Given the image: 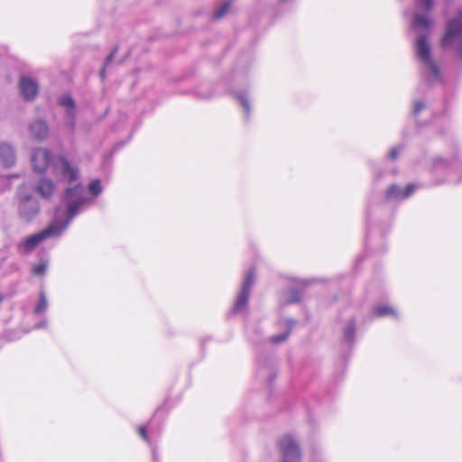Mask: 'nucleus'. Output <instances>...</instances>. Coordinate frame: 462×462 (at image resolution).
I'll use <instances>...</instances> for the list:
<instances>
[{
	"instance_id": "obj_1",
	"label": "nucleus",
	"mask_w": 462,
	"mask_h": 462,
	"mask_svg": "<svg viewBox=\"0 0 462 462\" xmlns=\"http://www.w3.org/2000/svg\"><path fill=\"white\" fill-rule=\"evenodd\" d=\"M416 12L411 21V29L417 33L414 42V51L419 60L423 79L430 84L441 80V72L439 65L432 57V49L429 41L433 21L428 15L434 6V0H414Z\"/></svg>"
},
{
	"instance_id": "obj_2",
	"label": "nucleus",
	"mask_w": 462,
	"mask_h": 462,
	"mask_svg": "<svg viewBox=\"0 0 462 462\" xmlns=\"http://www.w3.org/2000/svg\"><path fill=\"white\" fill-rule=\"evenodd\" d=\"M88 199L81 186L69 188L65 191L64 203L66 209H56L54 218L51 225L38 234L26 237L17 245L19 254L31 253L44 239L60 236L69 226L73 217L79 214V209Z\"/></svg>"
},
{
	"instance_id": "obj_3",
	"label": "nucleus",
	"mask_w": 462,
	"mask_h": 462,
	"mask_svg": "<svg viewBox=\"0 0 462 462\" xmlns=\"http://www.w3.org/2000/svg\"><path fill=\"white\" fill-rule=\"evenodd\" d=\"M31 162L34 171L42 173L50 170L52 174L62 178L69 184L77 182L79 179L78 167L72 165L64 156H53L45 148L35 149Z\"/></svg>"
},
{
	"instance_id": "obj_4",
	"label": "nucleus",
	"mask_w": 462,
	"mask_h": 462,
	"mask_svg": "<svg viewBox=\"0 0 462 462\" xmlns=\"http://www.w3.org/2000/svg\"><path fill=\"white\" fill-rule=\"evenodd\" d=\"M440 43L443 48L453 50L462 63V8L455 17L448 20Z\"/></svg>"
},
{
	"instance_id": "obj_5",
	"label": "nucleus",
	"mask_w": 462,
	"mask_h": 462,
	"mask_svg": "<svg viewBox=\"0 0 462 462\" xmlns=\"http://www.w3.org/2000/svg\"><path fill=\"white\" fill-rule=\"evenodd\" d=\"M254 280L255 273L254 270L248 271L242 284L241 290L235 300V304L233 307L234 313H242L247 309L250 291L254 282Z\"/></svg>"
},
{
	"instance_id": "obj_6",
	"label": "nucleus",
	"mask_w": 462,
	"mask_h": 462,
	"mask_svg": "<svg viewBox=\"0 0 462 462\" xmlns=\"http://www.w3.org/2000/svg\"><path fill=\"white\" fill-rule=\"evenodd\" d=\"M19 214L24 220L29 221L34 217L39 211V205L31 195L23 194L22 188L18 192Z\"/></svg>"
},
{
	"instance_id": "obj_7",
	"label": "nucleus",
	"mask_w": 462,
	"mask_h": 462,
	"mask_svg": "<svg viewBox=\"0 0 462 462\" xmlns=\"http://www.w3.org/2000/svg\"><path fill=\"white\" fill-rule=\"evenodd\" d=\"M280 448L282 454V462H299L300 459V453L297 443L294 439L286 435L280 440Z\"/></svg>"
},
{
	"instance_id": "obj_8",
	"label": "nucleus",
	"mask_w": 462,
	"mask_h": 462,
	"mask_svg": "<svg viewBox=\"0 0 462 462\" xmlns=\"http://www.w3.org/2000/svg\"><path fill=\"white\" fill-rule=\"evenodd\" d=\"M20 92L25 100H32L38 94L37 82L29 77H22L19 83Z\"/></svg>"
},
{
	"instance_id": "obj_9",
	"label": "nucleus",
	"mask_w": 462,
	"mask_h": 462,
	"mask_svg": "<svg viewBox=\"0 0 462 462\" xmlns=\"http://www.w3.org/2000/svg\"><path fill=\"white\" fill-rule=\"evenodd\" d=\"M58 103L65 108L66 122L69 127L73 130L75 127V103L69 95H62L59 97Z\"/></svg>"
},
{
	"instance_id": "obj_10",
	"label": "nucleus",
	"mask_w": 462,
	"mask_h": 462,
	"mask_svg": "<svg viewBox=\"0 0 462 462\" xmlns=\"http://www.w3.org/2000/svg\"><path fill=\"white\" fill-rule=\"evenodd\" d=\"M29 132L33 140L42 142L49 134V127L45 121L35 120L30 124Z\"/></svg>"
},
{
	"instance_id": "obj_11",
	"label": "nucleus",
	"mask_w": 462,
	"mask_h": 462,
	"mask_svg": "<svg viewBox=\"0 0 462 462\" xmlns=\"http://www.w3.org/2000/svg\"><path fill=\"white\" fill-rule=\"evenodd\" d=\"M69 186L66 189V190L69 188H73L76 186H81L84 189L85 195L88 199V201H86L83 205L80 206L79 212L83 208V207L86 204L90 203L95 197L98 196L102 192V187H101V183H100L99 180H94L88 184V192L91 194V196H89L84 186L79 182V178L78 179L77 182H73L72 184H69Z\"/></svg>"
},
{
	"instance_id": "obj_12",
	"label": "nucleus",
	"mask_w": 462,
	"mask_h": 462,
	"mask_svg": "<svg viewBox=\"0 0 462 462\" xmlns=\"http://www.w3.org/2000/svg\"><path fill=\"white\" fill-rule=\"evenodd\" d=\"M417 189L416 185L409 184L404 190L397 185H392L386 193L388 199L402 200L409 198Z\"/></svg>"
},
{
	"instance_id": "obj_13",
	"label": "nucleus",
	"mask_w": 462,
	"mask_h": 462,
	"mask_svg": "<svg viewBox=\"0 0 462 462\" xmlns=\"http://www.w3.org/2000/svg\"><path fill=\"white\" fill-rule=\"evenodd\" d=\"M0 163L5 168H10L15 163V152L10 143H0Z\"/></svg>"
},
{
	"instance_id": "obj_14",
	"label": "nucleus",
	"mask_w": 462,
	"mask_h": 462,
	"mask_svg": "<svg viewBox=\"0 0 462 462\" xmlns=\"http://www.w3.org/2000/svg\"><path fill=\"white\" fill-rule=\"evenodd\" d=\"M35 189L41 197L49 199L54 194L56 186L51 179L42 178L36 184Z\"/></svg>"
},
{
	"instance_id": "obj_15",
	"label": "nucleus",
	"mask_w": 462,
	"mask_h": 462,
	"mask_svg": "<svg viewBox=\"0 0 462 462\" xmlns=\"http://www.w3.org/2000/svg\"><path fill=\"white\" fill-rule=\"evenodd\" d=\"M372 316L376 318L393 317L394 319H399L397 310L387 304H378L373 307Z\"/></svg>"
},
{
	"instance_id": "obj_16",
	"label": "nucleus",
	"mask_w": 462,
	"mask_h": 462,
	"mask_svg": "<svg viewBox=\"0 0 462 462\" xmlns=\"http://www.w3.org/2000/svg\"><path fill=\"white\" fill-rule=\"evenodd\" d=\"M49 307V302L47 300V296L45 294V291L43 290L40 291L39 292V299L37 303L34 306L33 313L36 315L43 314Z\"/></svg>"
},
{
	"instance_id": "obj_17",
	"label": "nucleus",
	"mask_w": 462,
	"mask_h": 462,
	"mask_svg": "<svg viewBox=\"0 0 462 462\" xmlns=\"http://www.w3.org/2000/svg\"><path fill=\"white\" fill-rule=\"evenodd\" d=\"M232 10V2L226 1L221 5H219L213 14L214 19H221L226 16Z\"/></svg>"
},
{
	"instance_id": "obj_18",
	"label": "nucleus",
	"mask_w": 462,
	"mask_h": 462,
	"mask_svg": "<svg viewBox=\"0 0 462 462\" xmlns=\"http://www.w3.org/2000/svg\"><path fill=\"white\" fill-rule=\"evenodd\" d=\"M47 262L42 261L32 268V273L36 276H44L47 271Z\"/></svg>"
},
{
	"instance_id": "obj_19",
	"label": "nucleus",
	"mask_w": 462,
	"mask_h": 462,
	"mask_svg": "<svg viewBox=\"0 0 462 462\" xmlns=\"http://www.w3.org/2000/svg\"><path fill=\"white\" fill-rule=\"evenodd\" d=\"M237 98L239 99V101L241 102V105L245 108V116L248 117L249 114H250V104H249V100H248L247 97L244 94H241V95L237 96Z\"/></svg>"
},
{
	"instance_id": "obj_20",
	"label": "nucleus",
	"mask_w": 462,
	"mask_h": 462,
	"mask_svg": "<svg viewBox=\"0 0 462 462\" xmlns=\"http://www.w3.org/2000/svg\"><path fill=\"white\" fill-rule=\"evenodd\" d=\"M289 333L288 332H282L279 335H276V336H273L271 337V343L272 344H274V345H279V344H282L285 342L287 337H288Z\"/></svg>"
},
{
	"instance_id": "obj_21",
	"label": "nucleus",
	"mask_w": 462,
	"mask_h": 462,
	"mask_svg": "<svg viewBox=\"0 0 462 462\" xmlns=\"http://www.w3.org/2000/svg\"><path fill=\"white\" fill-rule=\"evenodd\" d=\"M354 331H355L354 324L353 323L348 324L345 330V337H346V341L350 342L352 340L353 336H354Z\"/></svg>"
},
{
	"instance_id": "obj_22",
	"label": "nucleus",
	"mask_w": 462,
	"mask_h": 462,
	"mask_svg": "<svg viewBox=\"0 0 462 462\" xmlns=\"http://www.w3.org/2000/svg\"><path fill=\"white\" fill-rule=\"evenodd\" d=\"M300 294L298 291H291L289 292V296L286 300L290 303L296 302L300 300Z\"/></svg>"
},
{
	"instance_id": "obj_23",
	"label": "nucleus",
	"mask_w": 462,
	"mask_h": 462,
	"mask_svg": "<svg viewBox=\"0 0 462 462\" xmlns=\"http://www.w3.org/2000/svg\"><path fill=\"white\" fill-rule=\"evenodd\" d=\"M425 108V103L421 100H418L414 103L413 114L417 116L421 110Z\"/></svg>"
},
{
	"instance_id": "obj_24",
	"label": "nucleus",
	"mask_w": 462,
	"mask_h": 462,
	"mask_svg": "<svg viewBox=\"0 0 462 462\" xmlns=\"http://www.w3.org/2000/svg\"><path fill=\"white\" fill-rule=\"evenodd\" d=\"M137 432L145 442L150 441L149 437L147 435L146 428L144 426H139L137 428Z\"/></svg>"
},
{
	"instance_id": "obj_25",
	"label": "nucleus",
	"mask_w": 462,
	"mask_h": 462,
	"mask_svg": "<svg viewBox=\"0 0 462 462\" xmlns=\"http://www.w3.org/2000/svg\"><path fill=\"white\" fill-rule=\"evenodd\" d=\"M400 152V148H393L390 152V157L392 159H396Z\"/></svg>"
},
{
	"instance_id": "obj_26",
	"label": "nucleus",
	"mask_w": 462,
	"mask_h": 462,
	"mask_svg": "<svg viewBox=\"0 0 462 462\" xmlns=\"http://www.w3.org/2000/svg\"><path fill=\"white\" fill-rule=\"evenodd\" d=\"M112 58H113V54H110V55L106 58V63H105V67H104V69L101 70V76H102V77H104L105 69L108 67V65H109V63H110V61H111Z\"/></svg>"
},
{
	"instance_id": "obj_27",
	"label": "nucleus",
	"mask_w": 462,
	"mask_h": 462,
	"mask_svg": "<svg viewBox=\"0 0 462 462\" xmlns=\"http://www.w3.org/2000/svg\"><path fill=\"white\" fill-rule=\"evenodd\" d=\"M47 324H48L47 320L42 319L35 325V328H47Z\"/></svg>"
},
{
	"instance_id": "obj_28",
	"label": "nucleus",
	"mask_w": 462,
	"mask_h": 462,
	"mask_svg": "<svg viewBox=\"0 0 462 462\" xmlns=\"http://www.w3.org/2000/svg\"><path fill=\"white\" fill-rule=\"evenodd\" d=\"M4 300V297L0 295V303Z\"/></svg>"
}]
</instances>
